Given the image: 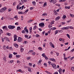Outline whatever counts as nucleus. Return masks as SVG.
I'll list each match as a JSON object with an SVG mask.
<instances>
[{
    "label": "nucleus",
    "mask_w": 74,
    "mask_h": 74,
    "mask_svg": "<svg viewBox=\"0 0 74 74\" xmlns=\"http://www.w3.org/2000/svg\"><path fill=\"white\" fill-rule=\"evenodd\" d=\"M15 27V26L13 25H9L8 26V28L9 29H14Z\"/></svg>",
    "instance_id": "1"
},
{
    "label": "nucleus",
    "mask_w": 74,
    "mask_h": 74,
    "mask_svg": "<svg viewBox=\"0 0 74 74\" xmlns=\"http://www.w3.org/2000/svg\"><path fill=\"white\" fill-rule=\"evenodd\" d=\"M6 8H6V7H4L3 8L1 9L0 10V11L1 12H4V11H5V10H6Z\"/></svg>",
    "instance_id": "2"
},
{
    "label": "nucleus",
    "mask_w": 74,
    "mask_h": 74,
    "mask_svg": "<svg viewBox=\"0 0 74 74\" xmlns=\"http://www.w3.org/2000/svg\"><path fill=\"white\" fill-rule=\"evenodd\" d=\"M22 40H23V38L21 37H18L17 40V41L18 42H21V41H22Z\"/></svg>",
    "instance_id": "3"
},
{
    "label": "nucleus",
    "mask_w": 74,
    "mask_h": 74,
    "mask_svg": "<svg viewBox=\"0 0 74 74\" xmlns=\"http://www.w3.org/2000/svg\"><path fill=\"white\" fill-rule=\"evenodd\" d=\"M51 66H53V67L54 69H57V67L56 65L55 64H51Z\"/></svg>",
    "instance_id": "4"
},
{
    "label": "nucleus",
    "mask_w": 74,
    "mask_h": 74,
    "mask_svg": "<svg viewBox=\"0 0 74 74\" xmlns=\"http://www.w3.org/2000/svg\"><path fill=\"white\" fill-rule=\"evenodd\" d=\"M24 30L25 31V32H26V34H27L29 33V31L28 30V29H27V28H26V27H25V28H24Z\"/></svg>",
    "instance_id": "5"
},
{
    "label": "nucleus",
    "mask_w": 74,
    "mask_h": 74,
    "mask_svg": "<svg viewBox=\"0 0 74 74\" xmlns=\"http://www.w3.org/2000/svg\"><path fill=\"white\" fill-rule=\"evenodd\" d=\"M39 26L40 27H42L43 26H44L45 25H44V23H40L39 24Z\"/></svg>",
    "instance_id": "6"
},
{
    "label": "nucleus",
    "mask_w": 74,
    "mask_h": 74,
    "mask_svg": "<svg viewBox=\"0 0 74 74\" xmlns=\"http://www.w3.org/2000/svg\"><path fill=\"white\" fill-rule=\"evenodd\" d=\"M3 29H5V30H8V29L7 28V27L5 26H4L3 27Z\"/></svg>",
    "instance_id": "7"
},
{
    "label": "nucleus",
    "mask_w": 74,
    "mask_h": 74,
    "mask_svg": "<svg viewBox=\"0 0 74 74\" xmlns=\"http://www.w3.org/2000/svg\"><path fill=\"white\" fill-rule=\"evenodd\" d=\"M6 58L7 57L6 56H5L3 58V60H4L5 62H6V61H7V60H6Z\"/></svg>",
    "instance_id": "8"
},
{
    "label": "nucleus",
    "mask_w": 74,
    "mask_h": 74,
    "mask_svg": "<svg viewBox=\"0 0 74 74\" xmlns=\"http://www.w3.org/2000/svg\"><path fill=\"white\" fill-rule=\"evenodd\" d=\"M59 19H60V16H58L56 18V21H58Z\"/></svg>",
    "instance_id": "9"
},
{
    "label": "nucleus",
    "mask_w": 74,
    "mask_h": 74,
    "mask_svg": "<svg viewBox=\"0 0 74 74\" xmlns=\"http://www.w3.org/2000/svg\"><path fill=\"white\" fill-rule=\"evenodd\" d=\"M49 60H51V61H53V62H55V60L53 58H50Z\"/></svg>",
    "instance_id": "10"
},
{
    "label": "nucleus",
    "mask_w": 74,
    "mask_h": 74,
    "mask_svg": "<svg viewBox=\"0 0 74 74\" xmlns=\"http://www.w3.org/2000/svg\"><path fill=\"white\" fill-rule=\"evenodd\" d=\"M17 72H21V73H22V70L19 69L17 71Z\"/></svg>",
    "instance_id": "11"
},
{
    "label": "nucleus",
    "mask_w": 74,
    "mask_h": 74,
    "mask_svg": "<svg viewBox=\"0 0 74 74\" xmlns=\"http://www.w3.org/2000/svg\"><path fill=\"white\" fill-rule=\"evenodd\" d=\"M21 27H18L17 28V30H21Z\"/></svg>",
    "instance_id": "12"
},
{
    "label": "nucleus",
    "mask_w": 74,
    "mask_h": 74,
    "mask_svg": "<svg viewBox=\"0 0 74 74\" xmlns=\"http://www.w3.org/2000/svg\"><path fill=\"white\" fill-rule=\"evenodd\" d=\"M65 9H67V8L68 9H70V6H65Z\"/></svg>",
    "instance_id": "13"
},
{
    "label": "nucleus",
    "mask_w": 74,
    "mask_h": 74,
    "mask_svg": "<svg viewBox=\"0 0 74 74\" xmlns=\"http://www.w3.org/2000/svg\"><path fill=\"white\" fill-rule=\"evenodd\" d=\"M7 36H11V34L10 33H8L6 34Z\"/></svg>",
    "instance_id": "14"
},
{
    "label": "nucleus",
    "mask_w": 74,
    "mask_h": 74,
    "mask_svg": "<svg viewBox=\"0 0 74 74\" xmlns=\"http://www.w3.org/2000/svg\"><path fill=\"white\" fill-rule=\"evenodd\" d=\"M42 56L44 58H45V57H46V56L45 55V53H43L42 54Z\"/></svg>",
    "instance_id": "15"
},
{
    "label": "nucleus",
    "mask_w": 74,
    "mask_h": 74,
    "mask_svg": "<svg viewBox=\"0 0 74 74\" xmlns=\"http://www.w3.org/2000/svg\"><path fill=\"white\" fill-rule=\"evenodd\" d=\"M42 16H47V14L46 13H44L43 14H42Z\"/></svg>",
    "instance_id": "16"
},
{
    "label": "nucleus",
    "mask_w": 74,
    "mask_h": 74,
    "mask_svg": "<svg viewBox=\"0 0 74 74\" xmlns=\"http://www.w3.org/2000/svg\"><path fill=\"white\" fill-rule=\"evenodd\" d=\"M70 46H69L68 49H66L64 50V51H67L68 50H69V49H70Z\"/></svg>",
    "instance_id": "17"
},
{
    "label": "nucleus",
    "mask_w": 74,
    "mask_h": 74,
    "mask_svg": "<svg viewBox=\"0 0 74 74\" xmlns=\"http://www.w3.org/2000/svg\"><path fill=\"white\" fill-rule=\"evenodd\" d=\"M20 7V5H18L17 6V10H19V7Z\"/></svg>",
    "instance_id": "18"
},
{
    "label": "nucleus",
    "mask_w": 74,
    "mask_h": 74,
    "mask_svg": "<svg viewBox=\"0 0 74 74\" xmlns=\"http://www.w3.org/2000/svg\"><path fill=\"white\" fill-rule=\"evenodd\" d=\"M14 46L16 47V48H18V45L17 44H15L14 45Z\"/></svg>",
    "instance_id": "19"
},
{
    "label": "nucleus",
    "mask_w": 74,
    "mask_h": 74,
    "mask_svg": "<svg viewBox=\"0 0 74 74\" xmlns=\"http://www.w3.org/2000/svg\"><path fill=\"white\" fill-rule=\"evenodd\" d=\"M21 52H23V51H24V49H23V48H21Z\"/></svg>",
    "instance_id": "20"
},
{
    "label": "nucleus",
    "mask_w": 74,
    "mask_h": 74,
    "mask_svg": "<svg viewBox=\"0 0 74 74\" xmlns=\"http://www.w3.org/2000/svg\"><path fill=\"white\" fill-rule=\"evenodd\" d=\"M16 56L17 58H20V57H21V55H16Z\"/></svg>",
    "instance_id": "21"
},
{
    "label": "nucleus",
    "mask_w": 74,
    "mask_h": 74,
    "mask_svg": "<svg viewBox=\"0 0 74 74\" xmlns=\"http://www.w3.org/2000/svg\"><path fill=\"white\" fill-rule=\"evenodd\" d=\"M71 70H72V71H74V66L72 67L71 68Z\"/></svg>",
    "instance_id": "22"
},
{
    "label": "nucleus",
    "mask_w": 74,
    "mask_h": 74,
    "mask_svg": "<svg viewBox=\"0 0 74 74\" xmlns=\"http://www.w3.org/2000/svg\"><path fill=\"white\" fill-rule=\"evenodd\" d=\"M12 55H11V54H10L9 55V58H12Z\"/></svg>",
    "instance_id": "23"
},
{
    "label": "nucleus",
    "mask_w": 74,
    "mask_h": 74,
    "mask_svg": "<svg viewBox=\"0 0 74 74\" xmlns=\"http://www.w3.org/2000/svg\"><path fill=\"white\" fill-rule=\"evenodd\" d=\"M32 4L33 5H35V4H36V2L34 1H33L32 2Z\"/></svg>",
    "instance_id": "24"
},
{
    "label": "nucleus",
    "mask_w": 74,
    "mask_h": 74,
    "mask_svg": "<svg viewBox=\"0 0 74 74\" xmlns=\"http://www.w3.org/2000/svg\"><path fill=\"white\" fill-rule=\"evenodd\" d=\"M14 38H16L18 37L17 36H16V34H15L14 36Z\"/></svg>",
    "instance_id": "25"
},
{
    "label": "nucleus",
    "mask_w": 74,
    "mask_h": 74,
    "mask_svg": "<svg viewBox=\"0 0 74 74\" xmlns=\"http://www.w3.org/2000/svg\"><path fill=\"white\" fill-rule=\"evenodd\" d=\"M70 15L71 16L72 18H73V17H74V14H70Z\"/></svg>",
    "instance_id": "26"
},
{
    "label": "nucleus",
    "mask_w": 74,
    "mask_h": 74,
    "mask_svg": "<svg viewBox=\"0 0 74 74\" xmlns=\"http://www.w3.org/2000/svg\"><path fill=\"white\" fill-rule=\"evenodd\" d=\"M4 39H5V40H6V39H6V40H7V41H10V40H9V39H8L7 38V37L4 38Z\"/></svg>",
    "instance_id": "27"
},
{
    "label": "nucleus",
    "mask_w": 74,
    "mask_h": 74,
    "mask_svg": "<svg viewBox=\"0 0 74 74\" xmlns=\"http://www.w3.org/2000/svg\"><path fill=\"white\" fill-rule=\"evenodd\" d=\"M64 30H68L69 29V27H64Z\"/></svg>",
    "instance_id": "28"
},
{
    "label": "nucleus",
    "mask_w": 74,
    "mask_h": 74,
    "mask_svg": "<svg viewBox=\"0 0 74 74\" xmlns=\"http://www.w3.org/2000/svg\"><path fill=\"white\" fill-rule=\"evenodd\" d=\"M36 28H37V26H36V25H35L34 27L33 28V30H36Z\"/></svg>",
    "instance_id": "29"
},
{
    "label": "nucleus",
    "mask_w": 74,
    "mask_h": 74,
    "mask_svg": "<svg viewBox=\"0 0 74 74\" xmlns=\"http://www.w3.org/2000/svg\"><path fill=\"white\" fill-rule=\"evenodd\" d=\"M25 38H28V37H29V36H28V35H25Z\"/></svg>",
    "instance_id": "30"
},
{
    "label": "nucleus",
    "mask_w": 74,
    "mask_h": 74,
    "mask_svg": "<svg viewBox=\"0 0 74 74\" xmlns=\"http://www.w3.org/2000/svg\"><path fill=\"white\" fill-rule=\"evenodd\" d=\"M55 53L56 54L57 56H59V53L58 52H56Z\"/></svg>",
    "instance_id": "31"
},
{
    "label": "nucleus",
    "mask_w": 74,
    "mask_h": 74,
    "mask_svg": "<svg viewBox=\"0 0 74 74\" xmlns=\"http://www.w3.org/2000/svg\"><path fill=\"white\" fill-rule=\"evenodd\" d=\"M45 72H46V73H47V74H51V73L47 71H45Z\"/></svg>",
    "instance_id": "32"
},
{
    "label": "nucleus",
    "mask_w": 74,
    "mask_h": 74,
    "mask_svg": "<svg viewBox=\"0 0 74 74\" xmlns=\"http://www.w3.org/2000/svg\"><path fill=\"white\" fill-rule=\"evenodd\" d=\"M66 18V16L64 15L63 16V18L64 19H65Z\"/></svg>",
    "instance_id": "33"
},
{
    "label": "nucleus",
    "mask_w": 74,
    "mask_h": 74,
    "mask_svg": "<svg viewBox=\"0 0 74 74\" xmlns=\"http://www.w3.org/2000/svg\"><path fill=\"white\" fill-rule=\"evenodd\" d=\"M22 33H26V32H25V31L24 30H23L22 31Z\"/></svg>",
    "instance_id": "34"
},
{
    "label": "nucleus",
    "mask_w": 74,
    "mask_h": 74,
    "mask_svg": "<svg viewBox=\"0 0 74 74\" xmlns=\"http://www.w3.org/2000/svg\"><path fill=\"white\" fill-rule=\"evenodd\" d=\"M74 57H72V58H70V60H73L74 59Z\"/></svg>",
    "instance_id": "35"
},
{
    "label": "nucleus",
    "mask_w": 74,
    "mask_h": 74,
    "mask_svg": "<svg viewBox=\"0 0 74 74\" xmlns=\"http://www.w3.org/2000/svg\"><path fill=\"white\" fill-rule=\"evenodd\" d=\"M44 7H45V6H47V3H45L43 5Z\"/></svg>",
    "instance_id": "36"
},
{
    "label": "nucleus",
    "mask_w": 74,
    "mask_h": 74,
    "mask_svg": "<svg viewBox=\"0 0 74 74\" xmlns=\"http://www.w3.org/2000/svg\"><path fill=\"white\" fill-rule=\"evenodd\" d=\"M66 36L68 37V38H70V35H69V34H66Z\"/></svg>",
    "instance_id": "37"
},
{
    "label": "nucleus",
    "mask_w": 74,
    "mask_h": 74,
    "mask_svg": "<svg viewBox=\"0 0 74 74\" xmlns=\"http://www.w3.org/2000/svg\"><path fill=\"white\" fill-rule=\"evenodd\" d=\"M58 30L56 31L55 32V34H58Z\"/></svg>",
    "instance_id": "38"
},
{
    "label": "nucleus",
    "mask_w": 74,
    "mask_h": 74,
    "mask_svg": "<svg viewBox=\"0 0 74 74\" xmlns=\"http://www.w3.org/2000/svg\"><path fill=\"white\" fill-rule=\"evenodd\" d=\"M48 27L49 28H51L52 27V25H49L48 26Z\"/></svg>",
    "instance_id": "39"
},
{
    "label": "nucleus",
    "mask_w": 74,
    "mask_h": 74,
    "mask_svg": "<svg viewBox=\"0 0 74 74\" xmlns=\"http://www.w3.org/2000/svg\"><path fill=\"white\" fill-rule=\"evenodd\" d=\"M9 49L10 50H12L13 49V48H12V47H10Z\"/></svg>",
    "instance_id": "40"
},
{
    "label": "nucleus",
    "mask_w": 74,
    "mask_h": 74,
    "mask_svg": "<svg viewBox=\"0 0 74 74\" xmlns=\"http://www.w3.org/2000/svg\"><path fill=\"white\" fill-rule=\"evenodd\" d=\"M22 12H18V14H22Z\"/></svg>",
    "instance_id": "41"
},
{
    "label": "nucleus",
    "mask_w": 74,
    "mask_h": 74,
    "mask_svg": "<svg viewBox=\"0 0 74 74\" xmlns=\"http://www.w3.org/2000/svg\"><path fill=\"white\" fill-rule=\"evenodd\" d=\"M30 31H32V27H30L29 28Z\"/></svg>",
    "instance_id": "42"
},
{
    "label": "nucleus",
    "mask_w": 74,
    "mask_h": 74,
    "mask_svg": "<svg viewBox=\"0 0 74 74\" xmlns=\"http://www.w3.org/2000/svg\"><path fill=\"white\" fill-rule=\"evenodd\" d=\"M42 61V60H40L39 61V62H38V63H40V62H41V61Z\"/></svg>",
    "instance_id": "43"
},
{
    "label": "nucleus",
    "mask_w": 74,
    "mask_h": 74,
    "mask_svg": "<svg viewBox=\"0 0 74 74\" xmlns=\"http://www.w3.org/2000/svg\"><path fill=\"white\" fill-rule=\"evenodd\" d=\"M32 55H35V54H36V53H35V52H34L32 53Z\"/></svg>",
    "instance_id": "44"
},
{
    "label": "nucleus",
    "mask_w": 74,
    "mask_h": 74,
    "mask_svg": "<svg viewBox=\"0 0 74 74\" xmlns=\"http://www.w3.org/2000/svg\"><path fill=\"white\" fill-rule=\"evenodd\" d=\"M9 20H14V18H9Z\"/></svg>",
    "instance_id": "45"
},
{
    "label": "nucleus",
    "mask_w": 74,
    "mask_h": 74,
    "mask_svg": "<svg viewBox=\"0 0 74 74\" xmlns=\"http://www.w3.org/2000/svg\"><path fill=\"white\" fill-rule=\"evenodd\" d=\"M15 25H19V23H18V22L16 23H15Z\"/></svg>",
    "instance_id": "46"
},
{
    "label": "nucleus",
    "mask_w": 74,
    "mask_h": 74,
    "mask_svg": "<svg viewBox=\"0 0 74 74\" xmlns=\"http://www.w3.org/2000/svg\"><path fill=\"white\" fill-rule=\"evenodd\" d=\"M36 37H39V35L37 34L36 35Z\"/></svg>",
    "instance_id": "47"
},
{
    "label": "nucleus",
    "mask_w": 74,
    "mask_h": 74,
    "mask_svg": "<svg viewBox=\"0 0 74 74\" xmlns=\"http://www.w3.org/2000/svg\"><path fill=\"white\" fill-rule=\"evenodd\" d=\"M50 46H52L53 45V44H52V43L51 42H50Z\"/></svg>",
    "instance_id": "48"
},
{
    "label": "nucleus",
    "mask_w": 74,
    "mask_h": 74,
    "mask_svg": "<svg viewBox=\"0 0 74 74\" xmlns=\"http://www.w3.org/2000/svg\"><path fill=\"white\" fill-rule=\"evenodd\" d=\"M45 58L46 60H48V58L46 56V57H45Z\"/></svg>",
    "instance_id": "49"
},
{
    "label": "nucleus",
    "mask_w": 74,
    "mask_h": 74,
    "mask_svg": "<svg viewBox=\"0 0 74 74\" xmlns=\"http://www.w3.org/2000/svg\"><path fill=\"white\" fill-rule=\"evenodd\" d=\"M57 14H58V13H57V12L55 11L54 12V14L55 15H57Z\"/></svg>",
    "instance_id": "50"
},
{
    "label": "nucleus",
    "mask_w": 74,
    "mask_h": 74,
    "mask_svg": "<svg viewBox=\"0 0 74 74\" xmlns=\"http://www.w3.org/2000/svg\"><path fill=\"white\" fill-rule=\"evenodd\" d=\"M28 11H29V10L27 9L25 11V12L26 13H27V12H28Z\"/></svg>",
    "instance_id": "51"
},
{
    "label": "nucleus",
    "mask_w": 74,
    "mask_h": 74,
    "mask_svg": "<svg viewBox=\"0 0 74 74\" xmlns=\"http://www.w3.org/2000/svg\"><path fill=\"white\" fill-rule=\"evenodd\" d=\"M13 62H14L13 60H11L10 61V63H12Z\"/></svg>",
    "instance_id": "52"
},
{
    "label": "nucleus",
    "mask_w": 74,
    "mask_h": 74,
    "mask_svg": "<svg viewBox=\"0 0 74 74\" xmlns=\"http://www.w3.org/2000/svg\"><path fill=\"white\" fill-rule=\"evenodd\" d=\"M58 71H62V69L60 68V69L59 70H58Z\"/></svg>",
    "instance_id": "53"
},
{
    "label": "nucleus",
    "mask_w": 74,
    "mask_h": 74,
    "mask_svg": "<svg viewBox=\"0 0 74 74\" xmlns=\"http://www.w3.org/2000/svg\"><path fill=\"white\" fill-rule=\"evenodd\" d=\"M11 10H12V9H9L8 10V12H10V11H11Z\"/></svg>",
    "instance_id": "54"
},
{
    "label": "nucleus",
    "mask_w": 74,
    "mask_h": 74,
    "mask_svg": "<svg viewBox=\"0 0 74 74\" xmlns=\"http://www.w3.org/2000/svg\"><path fill=\"white\" fill-rule=\"evenodd\" d=\"M33 8H33V7H31L30 8V10H33Z\"/></svg>",
    "instance_id": "55"
},
{
    "label": "nucleus",
    "mask_w": 74,
    "mask_h": 74,
    "mask_svg": "<svg viewBox=\"0 0 74 74\" xmlns=\"http://www.w3.org/2000/svg\"><path fill=\"white\" fill-rule=\"evenodd\" d=\"M74 48L71 51V52H74Z\"/></svg>",
    "instance_id": "56"
},
{
    "label": "nucleus",
    "mask_w": 74,
    "mask_h": 74,
    "mask_svg": "<svg viewBox=\"0 0 74 74\" xmlns=\"http://www.w3.org/2000/svg\"><path fill=\"white\" fill-rule=\"evenodd\" d=\"M32 65V63H29V66H31Z\"/></svg>",
    "instance_id": "57"
},
{
    "label": "nucleus",
    "mask_w": 74,
    "mask_h": 74,
    "mask_svg": "<svg viewBox=\"0 0 74 74\" xmlns=\"http://www.w3.org/2000/svg\"><path fill=\"white\" fill-rule=\"evenodd\" d=\"M16 40H17V38H14V41H16Z\"/></svg>",
    "instance_id": "58"
},
{
    "label": "nucleus",
    "mask_w": 74,
    "mask_h": 74,
    "mask_svg": "<svg viewBox=\"0 0 74 74\" xmlns=\"http://www.w3.org/2000/svg\"><path fill=\"white\" fill-rule=\"evenodd\" d=\"M28 70L29 71V72H32V71L31 70V69H28Z\"/></svg>",
    "instance_id": "59"
},
{
    "label": "nucleus",
    "mask_w": 74,
    "mask_h": 74,
    "mask_svg": "<svg viewBox=\"0 0 74 74\" xmlns=\"http://www.w3.org/2000/svg\"><path fill=\"white\" fill-rule=\"evenodd\" d=\"M31 22V21L30 20H28L27 21V23H30Z\"/></svg>",
    "instance_id": "60"
},
{
    "label": "nucleus",
    "mask_w": 74,
    "mask_h": 74,
    "mask_svg": "<svg viewBox=\"0 0 74 74\" xmlns=\"http://www.w3.org/2000/svg\"><path fill=\"white\" fill-rule=\"evenodd\" d=\"M44 64V66H45V67H47V64H46L45 63Z\"/></svg>",
    "instance_id": "61"
},
{
    "label": "nucleus",
    "mask_w": 74,
    "mask_h": 74,
    "mask_svg": "<svg viewBox=\"0 0 74 74\" xmlns=\"http://www.w3.org/2000/svg\"><path fill=\"white\" fill-rule=\"evenodd\" d=\"M41 49H42L41 48V47H39V48H38V49H39V50H41Z\"/></svg>",
    "instance_id": "62"
},
{
    "label": "nucleus",
    "mask_w": 74,
    "mask_h": 74,
    "mask_svg": "<svg viewBox=\"0 0 74 74\" xmlns=\"http://www.w3.org/2000/svg\"><path fill=\"white\" fill-rule=\"evenodd\" d=\"M16 4V2H14L13 3V5H15Z\"/></svg>",
    "instance_id": "63"
},
{
    "label": "nucleus",
    "mask_w": 74,
    "mask_h": 74,
    "mask_svg": "<svg viewBox=\"0 0 74 74\" xmlns=\"http://www.w3.org/2000/svg\"><path fill=\"white\" fill-rule=\"evenodd\" d=\"M53 74H58V72H56L55 73H54Z\"/></svg>",
    "instance_id": "64"
}]
</instances>
